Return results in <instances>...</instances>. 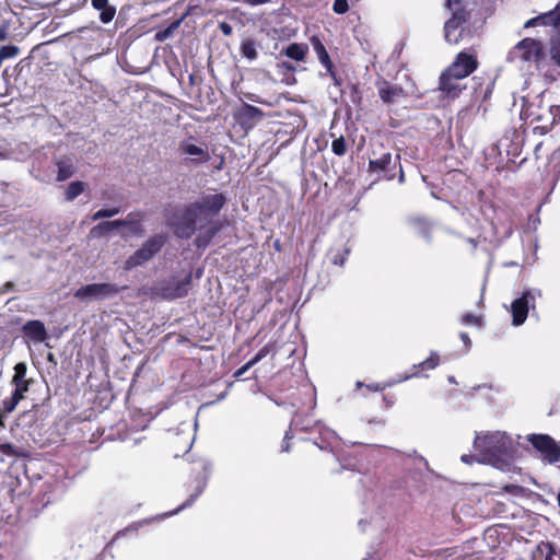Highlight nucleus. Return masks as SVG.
Returning <instances> with one entry per match:
<instances>
[{"label": "nucleus", "instance_id": "nucleus-1", "mask_svg": "<svg viewBox=\"0 0 560 560\" xmlns=\"http://www.w3.org/2000/svg\"><path fill=\"white\" fill-rule=\"evenodd\" d=\"M226 203L223 194L205 195L198 200L188 203L176 221L171 224L176 237L189 240L198 230L194 244L197 248H206L220 232L221 224L215 221Z\"/></svg>", "mask_w": 560, "mask_h": 560}, {"label": "nucleus", "instance_id": "nucleus-2", "mask_svg": "<svg viewBox=\"0 0 560 560\" xmlns=\"http://www.w3.org/2000/svg\"><path fill=\"white\" fill-rule=\"evenodd\" d=\"M167 242L165 234H154L149 237L142 246L130 255L124 262L125 270H131L138 266H142L151 260L158 253L161 252Z\"/></svg>", "mask_w": 560, "mask_h": 560}, {"label": "nucleus", "instance_id": "nucleus-3", "mask_svg": "<svg viewBox=\"0 0 560 560\" xmlns=\"http://www.w3.org/2000/svg\"><path fill=\"white\" fill-rule=\"evenodd\" d=\"M469 19L470 12L464 7H458L453 10L452 16L444 24V37L448 44L457 45L466 36L471 35L470 30L463 26Z\"/></svg>", "mask_w": 560, "mask_h": 560}, {"label": "nucleus", "instance_id": "nucleus-4", "mask_svg": "<svg viewBox=\"0 0 560 560\" xmlns=\"http://www.w3.org/2000/svg\"><path fill=\"white\" fill-rule=\"evenodd\" d=\"M475 446L488 460H497L508 452L505 438L498 432L477 438Z\"/></svg>", "mask_w": 560, "mask_h": 560}, {"label": "nucleus", "instance_id": "nucleus-5", "mask_svg": "<svg viewBox=\"0 0 560 560\" xmlns=\"http://www.w3.org/2000/svg\"><path fill=\"white\" fill-rule=\"evenodd\" d=\"M128 289V285L118 287L115 283H91L79 288L74 298L79 300H104L117 295Z\"/></svg>", "mask_w": 560, "mask_h": 560}, {"label": "nucleus", "instance_id": "nucleus-6", "mask_svg": "<svg viewBox=\"0 0 560 560\" xmlns=\"http://www.w3.org/2000/svg\"><path fill=\"white\" fill-rule=\"evenodd\" d=\"M400 154H396L395 160L389 152L382 154L377 159L369 161L368 171L380 175V178L392 180L395 178L396 163L399 164V180H404V171L400 164Z\"/></svg>", "mask_w": 560, "mask_h": 560}, {"label": "nucleus", "instance_id": "nucleus-7", "mask_svg": "<svg viewBox=\"0 0 560 560\" xmlns=\"http://www.w3.org/2000/svg\"><path fill=\"white\" fill-rule=\"evenodd\" d=\"M479 66L477 54L475 50H463L458 52L453 62L445 69L456 79H465L469 77Z\"/></svg>", "mask_w": 560, "mask_h": 560}, {"label": "nucleus", "instance_id": "nucleus-8", "mask_svg": "<svg viewBox=\"0 0 560 560\" xmlns=\"http://www.w3.org/2000/svg\"><path fill=\"white\" fill-rule=\"evenodd\" d=\"M527 440L549 464H555L560 460V445L550 435L530 434Z\"/></svg>", "mask_w": 560, "mask_h": 560}, {"label": "nucleus", "instance_id": "nucleus-9", "mask_svg": "<svg viewBox=\"0 0 560 560\" xmlns=\"http://www.w3.org/2000/svg\"><path fill=\"white\" fill-rule=\"evenodd\" d=\"M208 477L209 476L206 464H201L198 469H195L189 481L186 483V490L189 493V498L176 510V512L192 505V503L206 489Z\"/></svg>", "mask_w": 560, "mask_h": 560}, {"label": "nucleus", "instance_id": "nucleus-10", "mask_svg": "<svg viewBox=\"0 0 560 560\" xmlns=\"http://www.w3.org/2000/svg\"><path fill=\"white\" fill-rule=\"evenodd\" d=\"M515 48L521 51L524 61L539 62L545 57V48L540 40L526 37L520 40Z\"/></svg>", "mask_w": 560, "mask_h": 560}, {"label": "nucleus", "instance_id": "nucleus-11", "mask_svg": "<svg viewBox=\"0 0 560 560\" xmlns=\"http://www.w3.org/2000/svg\"><path fill=\"white\" fill-rule=\"evenodd\" d=\"M191 281L192 276L189 272L182 280L164 282L160 287L161 295L167 300L184 298L188 294Z\"/></svg>", "mask_w": 560, "mask_h": 560}, {"label": "nucleus", "instance_id": "nucleus-12", "mask_svg": "<svg viewBox=\"0 0 560 560\" xmlns=\"http://www.w3.org/2000/svg\"><path fill=\"white\" fill-rule=\"evenodd\" d=\"M265 118V113L250 104H244L235 115L236 121L244 130H250Z\"/></svg>", "mask_w": 560, "mask_h": 560}, {"label": "nucleus", "instance_id": "nucleus-13", "mask_svg": "<svg viewBox=\"0 0 560 560\" xmlns=\"http://www.w3.org/2000/svg\"><path fill=\"white\" fill-rule=\"evenodd\" d=\"M310 42H311V45H312L319 62L322 63V66L326 69L327 73L335 81V83L337 85H340L341 81L337 77L335 65L325 47L323 40L318 36L314 35L310 38Z\"/></svg>", "mask_w": 560, "mask_h": 560}, {"label": "nucleus", "instance_id": "nucleus-14", "mask_svg": "<svg viewBox=\"0 0 560 560\" xmlns=\"http://www.w3.org/2000/svg\"><path fill=\"white\" fill-rule=\"evenodd\" d=\"M177 150L180 155L191 156L187 162L192 165H201L210 160V154L207 148L197 145L189 141L179 142Z\"/></svg>", "mask_w": 560, "mask_h": 560}, {"label": "nucleus", "instance_id": "nucleus-15", "mask_svg": "<svg viewBox=\"0 0 560 560\" xmlns=\"http://www.w3.org/2000/svg\"><path fill=\"white\" fill-rule=\"evenodd\" d=\"M378 89V96L385 104H393L407 96L406 91L401 85L392 84L385 79H381L376 83Z\"/></svg>", "mask_w": 560, "mask_h": 560}, {"label": "nucleus", "instance_id": "nucleus-16", "mask_svg": "<svg viewBox=\"0 0 560 560\" xmlns=\"http://www.w3.org/2000/svg\"><path fill=\"white\" fill-rule=\"evenodd\" d=\"M471 81L474 83V97L479 100L480 103L489 101L493 92L494 80L488 75H475Z\"/></svg>", "mask_w": 560, "mask_h": 560}, {"label": "nucleus", "instance_id": "nucleus-17", "mask_svg": "<svg viewBox=\"0 0 560 560\" xmlns=\"http://www.w3.org/2000/svg\"><path fill=\"white\" fill-rule=\"evenodd\" d=\"M22 332L25 338L35 343L45 341L48 336L44 323L39 319L27 320L22 327Z\"/></svg>", "mask_w": 560, "mask_h": 560}, {"label": "nucleus", "instance_id": "nucleus-18", "mask_svg": "<svg viewBox=\"0 0 560 560\" xmlns=\"http://www.w3.org/2000/svg\"><path fill=\"white\" fill-rule=\"evenodd\" d=\"M456 79L448 71H443L439 80V90L442 91L447 97L456 98L459 96L464 86H462Z\"/></svg>", "mask_w": 560, "mask_h": 560}, {"label": "nucleus", "instance_id": "nucleus-19", "mask_svg": "<svg viewBox=\"0 0 560 560\" xmlns=\"http://www.w3.org/2000/svg\"><path fill=\"white\" fill-rule=\"evenodd\" d=\"M27 366L24 362H19L14 366V375L12 377V384L14 385V392L24 396L28 390L32 380L26 378Z\"/></svg>", "mask_w": 560, "mask_h": 560}, {"label": "nucleus", "instance_id": "nucleus-20", "mask_svg": "<svg viewBox=\"0 0 560 560\" xmlns=\"http://www.w3.org/2000/svg\"><path fill=\"white\" fill-rule=\"evenodd\" d=\"M537 26H552L558 33L560 32V2L550 11L540 13L535 16Z\"/></svg>", "mask_w": 560, "mask_h": 560}, {"label": "nucleus", "instance_id": "nucleus-21", "mask_svg": "<svg viewBox=\"0 0 560 560\" xmlns=\"http://www.w3.org/2000/svg\"><path fill=\"white\" fill-rule=\"evenodd\" d=\"M511 311L513 316V325H522L526 320L528 315V301L526 295H523L514 300L511 305Z\"/></svg>", "mask_w": 560, "mask_h": 560}, {"label": "nucleus", "instance_id": "nucleus-22", "mask_svg": "<svg viewBox=\"0 0 560 560\" xmlns=\"http://www.w3.org/2000/svg\"><path fill=\"white\" fill-rule=\"evenodd\" d=\"M143 219L144 213L141 211H137L128 213L126 219H118L117 222H121L120 226H128L132 234L142 235L144 232L142 226Z\"/></svg>", "mask_w": 560, "mask_h": 560}, {"label": "nucleus", "instance_id": "nucleus-23", "mask_svg": "<svg viewBox=\"0 0 560 560\" xmlns=\"http://www.w3.org/2000/svg\"><path fill=\"white\" fill-rule=\"evenodd\" d=\"M440 364V357L438 353L432 352L424 361L419 364H415L412 366V372L409 375H406L404 380H408L410 377H418L422 374L423 371L434 370Z\"/></svg>", "mask_w": 560, "mask_h": 560}, {"label": "nucleus", "instance_id": "nucleus-24", "mask_svg": "<svg viewBox=\"0 0 560 560\" xmlns=\"http://www.w3.org/2000/svg\"><path fill=\"white\" fill-rule=\"evenodd\" d=\"M92 7L100 11V20L107 24L113 21L116 14V8L109 5L108 0H91Z\"/></svg>", "mask_w": 560, "mask_h": 560}, {"label": "nucleus", "instance_id": "nucleus-25", "mask_svg": "<svg viewBox=\"0 0 560 560\" xmlns=\"http://www.w3.org/2000/svg\"><path fill=\"white\" fill-rule=\"evenodd\" d=\"M56 166H57V180L58 182L67 180L75 172L72 160L68 156H63V158L59 159L56 162Z\"/></svg>", "mask_w": 560, "mask_h": 560}, {"label": "nucleus", "instance_id": "nucleus-26", "mask_svg": "<svg viewBox=\"0 0 560 560\" xmlns=\"http://www.w3.org/2000/svg\"><path fill=\"white\" fill-rule=\"evenodd\" d=\"M555 547L549 541H540L533 551L532 560H553Z\"/></svg>", "mask_w": 560, "mask_h": 560}, {"label": "nucleus", "instance_id": "nucleus-27", "mask_svg": "<svg viewBox=\"0 0 560 560\" xmlns=\"http://www.w3.org/2000/svg\"><path fill=\"white\" fill-rule=\"evenodd\" d=\"M548 115L550 117L548 122L535 127V130H540L541 135L547 133L553 126L560 124V105H551L548 109Z\"/></svg>", "mask_w": 560, "mask_h": 560}, {"label": "nucleus", "instance_id": "nucleus-28", "mask_svg": "<svg viewBox=\"0 0 560 560\" xmlns=\"http://www.w3.org/2000/svg\"><path fill=\"white\" fill-rule=\"evenodd\" d=\"M308 48L304 44L292 43L283 49V54L295 61H303L307 55Z\"/></svg>", "mask_w": 560, "mask_h": 560}, {"label": "nucleus", "instance_id": "nucleus-29", "mask_svg": "<svg viewBox=\"0 0 560 560\" xmlns=\"http://www.w3.org/2000/svg\"><path fill=\"white\" fill-rule=\"evenodd\" d=\"M121 222H117V220L114 221H103L93 226L90 231L92 236L101 237L109 232H112L115 229L120 228Z\"/></svg>", "mask_w": 560, "mask_h": 560}, {"label": "nucleus", "instance_id": "nucleus-30", "mask_svg": "<svg viewBox=\"0 0 560 560\" xmlns=\"http://www.w3.org/2000/svg\"><path fill=\"white\" fill-rule=\"evenodd\" d=\"M85 189H86V184L84 182H81V180L71 182L65 191V198L67 201H72L78 196H80L82 192H84Z\"/></svg>", "mask_w": 560, "mask_h": 560}, {"label": "nucleus", "instance_id": "nucleus-31", "mask_svg": "<svg viewBox=\"0 0 560 560\" xmlns=\"http://www.w3.org/2000/svg\"><path fill=\"white\" fill-rule=\"evenodd\" d=\"M183 21L182 19H177L170 23L167 27L164 30L158 31L154 35L155 40L158 42H165L167 38L172 37L173 34L177 31V28L180 26V23Z\"/></svg>", "mask_w": 560, "mask_h": 560}, {"label": "nucleus", "instance_id": "nucleus-32", "mask_svg": "<svg viewBox=\"0 0 560 560\" xmlns=\"http://www.w3.org/2000/svg\"><path fill=\"white\" fill-rule=\"evenodd\" d=\"M241 54L243 57L248 60H254L257 58L258 54L256 50V44L253 39H245L241 44Z\"/></svg>", "mask_w": 560, "mask_h": 560}, {"label": "nucleus", "instance_id": "nucleus-33", "mask_svg": "<svg viewBox=\"0 0 560 560\" xmlns=\"http://www.w3.org/2000/svg\"><path fill=\"white\" fill-rule=\"evenodd\" d=\"M24 398V396L15 393L13 390V393L11 394L10 397H7L2 400V412L3 413H10L12 412L15 407L18 406V404Z\"/></svg>", "mask_w": 560, "mask_h": 560}, {"label": "nucleus", "instance_id": "nucleus-34", "mask_svg": "<svg viewBox=\"0 0 560 560\" xmlns=\"http://www.w3.org/2000/svg\"><path fill=\"white\" fill-rule=\"evenodd\" d=\"M331 262L336 266H342L347 259V256L350 254V248L348 246H343L342 248L331 249Z\"/></svg>", "mask_w": 560, "mask_h": 560}, {"label": "nucleus", "instance_id": "nucleus-35", "mask_svg": "<svg viewBox=\"0 0 560 560\" xmlns=\"http://www.w3.org/2000/svg\"><path fill=\"white\" fill-rule=\"evenodd\" d=\"M0 453L8 457H20L24 455L23 450L14 446L11 443H1L0 444Z\"/></svg>", "mask_w": 560, "mask_h": 560}, {"label": "nucleus", "instance_id": "nucleus-36", "mask_svg": "<svg viewBox=\"0 0 560 560\" xmlns=\"http://www.w3.org/2000/svg\"><path fill=\"white\" fill-rule=\"evenodd\" d=\"M348 147L343 136H340L332 140L331 142V151L337 156H343L347 153Z\"/></svg>", "mask_w": 560, "mask_h": 560}, {"label": "nucleus", "instance_id": "nucleus-37", "mask_svg": "<svg viewBox=\"0 0 560 560\" xmlns=\"http://www.w3.org/2000/svg\"><path fill=\"white\" fill-rule=\"evenodd\" d=\"M276 342H268L265 345L252 359V363L256 364L260 360H262L265 357H267L270 352L276 351Z\"/></svg>", "mask_w": 560, "mask_h": 560}, {"label": "nucleus", "instance_id": "nucleus-38", "mask_svg": "<svg viewBox=\"0 0 560 560\" xmlns=\"http://www.w3.org/2000/svg\"><path fill=\"white\" fill-rule=\"evenodd\" d=\"M558 37L551 39L550 42V57L551 60L560 67V32L558 33Z\"/></svg>", "mask_w": 560, "mask_h": 560}, {"label": "nucleus", "instance_id": "nucleus-39", "mask_svg": "<svg viewBox=\"0 0 560 560\" xmlns=\"http://www.w3.org/2000/svg\"><path fill=\"white\" fill-rule=\"evenodd\" d=\"M119 212H120V209L118 207H114L110 209H101L92 215V219L95 221V220L103 219V218H112V217L118 214Z\"/></svg>", "mask_w": 560, "mask_h": 560}, {"label": "nucleus", "instance_id": "nucleus-40", "mask_svg": "<svg viewBox=\"0 0 560 560\" xmlns=\"http://www.w3.org/2000/svg\"><path fill=\"white\" fill-rule=\"evenodd\" d=\"M462 323L465 325H476L478 327H481L482 326V317L467 313V314L463 315Z\"/></svg>", "mask_w": 560, "mask_h": 560}, {"label": "nucleus", "instance_id": "nucleus-41", "mask_svg": "<svg viewBox=\"0 0 560 560\" xmlns=\"http://www.w3.org/2000/svg\"><path fill=\"white\" fill-rule=\"evenodd\" d=\"M349 10L348 0H335L332 11L336 14H345Z\"/></svg>", "mask_w": 560, "mask_h": 560}, {"label": "nucleus", "instance_id": "nucleus-42", "mask_svg": "<svg viewBox=\"0 0 560 560\" xmlns=\"http://www.w3.org/2000/svg\"><path fill=\"white\" fill-rule=\"evenodd\" d=\"M219 28L225 36H231L233 33V27L228 22H221Z\"/></svg>", "mask_w": 560, "mask_h": 560}, {"label": "nucleus", "instance_id": "nucleus-43", "mask_svg": "<svg viewBox=\"0 0 560 560\" xmlns=\"http://www.w3.org/2000/svg\"><path fill=\"white\" fill-rule=\"evenodd\" d=\"M459 338H460V340L463 341V343H464L465 348H466L467 350H469V349H470V347H471V340H470V338H469L468 334H467V332L462 331V332L459 334Z\"/></svg>", "mask_w": 560, "mask_h": 560}, {"label": "nucleus", "instance_id": "nucleus-44", "mask_svg": "<svg viewBox=\"0 0 560 560\" xmlns=\"http://www.w3.org/2000/svg\"><path fill=\"white\" fill-rule=\"evenodd\" d=\"M253 365H255L254 363H252V361L249 360L247 363H245L243 366H241L236 372H235V376H242L247 370H249Z\"/></svg>", "mask_w": 560, "mask_h": 560}, {"label": "nucleus", "instance_id": "nucleus-45", "mask_svg": "<svg viewBox=\"0 0 560 560\" xmlns=\"http://www.w3.org/2000/svg\"><path fill=\"white\" fill-rule=\"evenodd\" d=\"M292 438L290 431L285 432V435H284V439H283V442H282V445H281V450L283 452H289V440Z\"/></svg>", "mask_w": 560, "mask_h": 560}, {"label": "nucleus", "instance_id": "nucleus-46", "mask_svg": "<svg viewBox=\"0 0 560 560\" xmlns=\"http://www.w3.org/2000/svg\"><path fill=\"white\" fill-rule=\"evenodd\" d=\"M278 67L281 69H284L287 71H291V72L295 71V67L288 61H282L280 63H278Z\"/></svg>", "mask_w": 560, "mask_h": 560}, {"label": "nucleus", "instance_id": "nucleus-47", "mask_svg": "<svg viewBox=\"0 0 560 560\" xmlns=\"http://www.w3.org/2000/svg\"><path fill=\"white\" fill-rule=\"evenodd\" d=\"M462 1L463 0H447L446 5L448 9L454 10L455 8L463 7Z\"/></svg>", "mask_w": 560, "mask_h": 560}, {"label": "nucleus", "instance_id": "nucleus-48", "mask_svg": "<svg viewBox=\"0 0 560 560\" xmlns=\"http://www.w3.org/2000/svg\"><path fill=\"white\" fill-rule=\"evenodd\" d=\"M272 0H245V2L252 7L265 4L271 2Z\"/></svg>", "mask_w": 560, "mask_h": 560}, {"label": "nucleus", "instance_id": "nucleus-49", "mask_svg": "<svg viewBox=\"0 0 560 560\" xmlns=\"http://www.w3.org/2000/svg\"><path fill=\"white\" fill-rule=\"evenodd\" d=\"M537 26V21L535 18H532L529 19L528 21L525 22L524 24V27L525 28H529V27H536Z\"/></svg>", "mask_w": 560, "mask_h": 560}, {"label": "nucleus", "instance_id": "nucleus-50", "mask_svg": "<svg viewBox=\"0 0 560 560\" xmlns=\"http://www.w3.org/2000/svg\"><path fill=\"white\" fill-rule=\"evenodd\" d=\"M8 37V31H7V27L4 26H1L0 27V42H3Z\"/></svg>", "mask_w": 560, "mask_h": 560}, {"label": "nucleus", "instance_id": "nucleus-51", "mask_svg": "<svg viewBox=\"0 0 560 560\" xmlns=\"http://www.w3.org/2000/svg\"><path fill=\"white\" fill-rule=\"evenodd\" d=\"M462 460H463L464 463H470V456H469V455H463V456H462Z\"/></svg>", "mask_w": 560, "mask_h": 560}, {"label": "nucleus", "instance_id": "nucleus-52", "mask_svg": "<svg viewBox=\"0 0 560 560\" xmlns=\"http://www.w3.org/2000/svg\"><path fill=\"white\" fill-rule=\"evenodd\" d=\"M368 387H369V389H373V390H378V389H381L380 385H374V386H372V385H368Z\"/></svg>", "mask_w": 560, "mask_h": 560}, {"label": "nucleus", "instance_id": "nucleus-53", "mask_svg": "<svg viewBox=\"0 0 560 560\" xmlns=\"http://www.w3.org/2000/svg\"><path fill=\"white\" fill-rule=\"evenodd\" d=\"M416 223H422L423 221L421 219L415 220Z\"/></svg>", "mask_w": 560, "mask_h": 560}, {"label": "nucleus", "instance_id": "nucleus-54", "mask_svg": "<svg viewBox=\"0 0 560 560\" xmlns=\"http://www.w3.org/2000/svg\"><path fill=\"white\" fill-rule=\"evenodd\" d=\"M512 487H513V486H511V488H512ZM505 490H506V491H510V487H508V486H506V487H505Z\"/></svg>", "mask_w": 560, "mask_h": 560}]
</instances>
